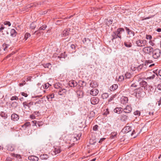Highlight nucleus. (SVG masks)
I'll use <instances>...</instances> for the list:
<instances>
[{
  "label": "nucleus",
  "mask_w": 161,
  "mask_h": 161,
  "mask_svg": "<svg viewBox=\"0 0 161 161\" xmlns=\"http://www.w3.org/2000/svg\"><path fill=\"white\" fill-rule=\"evenodd\" d=\"M112 38L111 40L113 42L114 39H116L119 38V39L115 41V44L116 45H119L120 43V41L121 38V36H119L115 33V32H113L112 33L111 35Z\"/></svg>",
  "instance_id": "obj_1"
},
{
  "label": "nucleus",
  "mask_w": 161,
  "mask_h": 161,
  "mask_svg": "<svg viewBox=\"0 0 161 161\" xmlns=\"http://www.w3.org/2000/svg\"><path fill=\"white\" fill-rule=\"evenodd\" d=\"M147 42L145 39H138L136 41V44L137 46L140 47H145L147 44Z\"/></svg>",
  "instance_id": "obj_2"
},
{
  "label": "nucleus",
  "mask_w": 161,
  "mask_h": 161,
  "mask_svg": "<svg viewBox=\"0 0 161 161\" xmlns=\"http://www.w3.org/2000/svg\"><path fill=\"white\" fill-rule=\"evenodd\" d=\"M152 54V57L154 58L158 59L161 56V51L158 49H155L153 50Z\"/></svg>",
  "instance_id": "obj_3"
},
{
  "label": "nucleus",
  "mask_w": 161,
  "mask_h": 161,
  "mask_svg": "<svg viewBox=\"0 0 161 161\" xmlns=\"http://www.w3.org/2000/svg\"><path fill=\"white\" fill-rule=\"evenodd\" d=\"M142 50L144 53L150 55L152 53L153 49L151 47H144Z\"/></svg>",
  "instance_id": "obj_4"
},
{
  "label": "nucleus",
  "mask_w": 161,
  "mask_h": 161,
  "mask_svg": "<svg viewBox=\"0 0 161 161\" xmlns=\"http://www.w3.org/2000/svg\"><path fill=\"white\" fill-rule=\"evenodd\" d=\"M23 106L25 108H26V107H27L29 109H30L31 106L34 104V103L33 102L25 101L23 103Z\"/></svg>",
  "instance_id": "obj_5"
},
{
  "label": "nucleus",
  "mask_w": 161,
  "mask_h": 161,
  "mask_svg": "<svg viewBox=\"0 0 161 161\" xmlns=\"http://www.w3.org/2000/svg\"><path fill=\"white\" fill-rule=\"evenodd\" d=\"M99 99L97 97H93L90 99L91 103L93 105L97 104L99 102Z\"/></svg>",
  "instance_id": "obj_6"
},
{
  "label": "nucleus",
  "mask_w": 161,
  "mask_h": 161,
  "mask_svg": "<svg viewBox=\"0 0 161 161\" xmlns=\"http://www.w3.org/2000/svg\"><path fill=\"white\" fill-rule=\"evenodd\" d=\"M70 29L68 28L65 29L62 33L61 36L62 37H65L69 35V34Z\"/></svg>",
  "instance_id": "obj_7"
},
{
  "label": "nucleus",
  "mask_w": 161,
  "mask_h": 161,
  "mask_svg": "<svg viewBox=\"0 0 161 161\" xmlns=\"http://www.w3.org/2000/svg\"><path fill=\"white\" fill-rule=\"evenodd\" d=\"M132 110V108L130 105H127L123 109V111L124 113H130Z\"/></svg>",
  "instance_id": "obj_8"
},
{
  "label": "nucleus",
  "mask_w": 161,
  "mask_h": 161,
  "mask_svg": "<svg viewBox=\"0 0 161 161\" xmlns=\"http://www.w3.org/2000/svg\"><path fill=\"white\" fill-rule=\"evenodd\" d=\"M125 29L127 31V34L130 35V36H134L135 35L134 32L132 30H130L129 28L127 27H125Z\"/></svg>",
  "instance_id": "obj_9"
},
{
  "label": "nucleus",
  "mask_w": 161,
  "mask_h": 161,
  "mask_svg": "<svg viewBox=\"0 0 161 161\" xmlns=\"http://www.w3.org/2000/svg\"><path fill=\"white\" fill-rule=\"evenodd\" d=\"M99 92L98 90L97 89H93L90 92L91 95L93 96H95L97 95Z\"/></svg>",
  "instance_id": "obj_10"
},
{
  "label": "nucleus",
  "mask_w": 161,
  "mask_h": 161,
  "mask_svg": "<svg viewBox=\"0 0 161 161\" xmlns=\"http://www.w3.org/2000/svg\"><path fill=\"white\" fill-rule=\"evenodd\" d=\"M77 84L76 82L74 80H70L69 82V85L71 87H75Z\"/></svg>",
  "instance_id": "obj_11"
},
{
  "label": "nucleus",
  "mask_w": 161,
  "mask_h": 161,
  "mask_svg": "<svg viewBox=\"0 0 161 161\" xmlns=\"http://www.w3.org/2000/svg\"><path fill=\"white\" fill-rule=\"evenodd\" d=\"M11 119L14 121H17L19 119V116L16 114H13L11 116Z\"/></svg>",
  "instance_id": "obj_12"
},
{
  "label": "nucleus",
  "mask_w": 161,
  "mask_h": 161,
  "mask_svg": "<svg viewBox=\"0 0 161 161\" xmlns=\"http://www.w3.org/2000/svg\"><path fill=\"white\" fill-rule=\"evenodd\" d=\"M128 99L127 97L123 96L121 98V103L123 104H125L128 103Z\"/></svg>",
  "instance_id": "obj_13"
},
{
  "label": "nucleus",
  "mask_w": 161,
  "mask_h": 161,
  "mask_svg": "<svg viewBox=\"0 0 161 161\" xmlns=\"http://www.w3.org/2000/svg\"><path fill=\"white\" fill-rule=\"evenodd\" d=\"M114 111L115 113L120 114L122 112L123 110L122 108L121 107H116L114 109Z\"/></svg>",
  "instance_id": "obj_14"
},
{
  "label": "nucleus",
  "mask_w": 161,
  "mask_h": 161,
  "mask_svg": "<svg viewBox=\"0 0 161 161\" xmlns=\"http://www.w3.org/2000/svg\"><path fill=\"white\" fill-rule=\"evenodd\" d=\"M140 84L141 86L144 87L145 89L147 88V86L149 85H148L147 82L143 80L141 81L140 83Z\"/></svg>",
  "instance_id": "obj_15"
},
{
  "label": "nucleus",
  "mask_w": 161,
  "mask_h": 161,
  "mask_svg": "<svg viewBox=\"0 0 161 161\" xmlns=\"http://www.w3.org/2000/svg\"><path fill=\"white\" fill-rule=\"evenodd\" d=\"M156 98L158 100V105L159 106L161 104V93H158V95H156Z\"/></svg>",
  "instance_id": "obj_16"
},
{
  "label": "nucleus",
  "mask_w": 161,
  "mask_h": 161,
  "mask_svg": "<svg viewBox=\"0 0 161 161\" xmlns=\"http://www.w3.org/2000/svg\"><path fill=\"white\" fill-rule=\"evenodd\" d=\"M128 119V117L127 115L124 114L121 115L120 119V120L123 122L125 121Z\"/></svg>",
  "instance_id": "obj_17"
},
{
  "label": "nucleus",
  "mask_w": 161,
  "mask_h": 161,
  "mask_svg": "<svg viewBox=\"0 0 161 161\" xmlns=\"http://www.w3.org/2000/svg\"><path fill=\"white\" fill-rule=\"evenodd\" d=\"M125 31L124 29L122 28H119L117 29V31L115 32L117 35L119 36H121L120 34L122 32H124Z\"/></svg>",
  "instance_id": "obj_18"
},
{
  "label": "nucleus",
  "mask_w": 161,
  "mask_h": 161,
  "mask_svg": "<svg viewBox=\"0 0 161 161\" xmlns=\"http://www.w3.org/2000/svg\"><path fill=\"white\" fill-rule=\"evenodd\" d=\"M67 92V90L65 89L61 88L58 92V94L60 95H63Z\"/></svg>",
  "instance_id": "obj_19"
},
{
  "label": "nucleus",
  "mask_w": 161,
  "mask_h": 161,
  "mask_svg": "<svg viewBox=\"0 0 161 161\" xmlns=\"http://www.w3.org/2000/svg\"><path fill=\"white\" fill-rule=\"evenodd\" d=\"M90 85L91 87L94 88H96L98 86L97 82L94 81H92L90 83Z\"/></svg>",
  "instance_id": "obj_20"
},
{
  "label": "nucleus",
  "mask_w": 161,
  "mask_h": 161,
  "mask_svg": "<svg viewBox=\"0 0 161 161\" xmlns=\"http://www.w3.org/2000/svg\"><path fill=\"white\" fill-rule=\"evenodd\" d=\"M49 157V156L47 154H42L40 156V158L42 160H46Z\"/></svg>",
  "instance_id": "obj_21"
},
{
  "label": "nucleus",
  "mask_w": 161,
  "mask_h": 161,
  "mask_svg": "<svg viewBox=\"0 0 161 161\" xmlns=\"http://www.w3.org/2000/svg\"><path fill=\"white\" fill-rule=\"evenodd\" d=\"M28 158L29 160L33 161H38L39 159L38 157L33 156H29Z\"/></svg>",
  "instance_id": "obj_22"
},
{
  "label": "nucleus",
  "mask_w": 161,
  "mask_h": 161,
  "mask_svg": "<svg viewBox=\"0 0 161 161\" xmlns=\"http://www.w3.org/2000/svg\"><path fill=\"white\" fill-rule=\"evenodd\" d=\"M131 130V127L129 126H126L124 128L123 130L124 132L128 133Z\"/></svg>",
  "instance_id": "obj_23"
},
{
  "label": "nucleus",
  "mask_w": 161,
  "mask_h": 161,
  "mask_svg": "<svg viewBox=\"0 0 161 161\" xmlns=\"http://www.w3.org/2000/svg\"><path fill=\"white\" fill-rule=\"evenodd\" d=\"M145 89L147 90L150 94H151L153 91V87L152 86H150L149 85H148V86H147V88H146Z\"/></svg>",
  "instance_id": "obj_24"
},
{
  "label": "nucleus",
  "mask_w": 161,
  "mask_h": 161,
  "mask_svg": "<svg viewBox=\"0 0 161 161\" xmlns=\"http://www.w3.org/2000/svg\"><path fill=\"white\" fill-rule=\"evenodd\" d=\"M9 46V45L5 43L3 44L1 48V49H3L5 51H7V48Z\"/></svg>",
  "instance_id": "obj_25"
},
{
  "label": "nucleus",
  "mask_w": 161,
  "mask_h": 161,
  "mask_svg": "<svg viewBox=\"0 0 161 161\" xmlns=\"http://www.w3.org/2000/svg\"><path fill=\"white\" fill-rule=\"evenodd\" d=\"M42 101L40 100H38L37 101L34 103V105L36 106V108L37 109L40 107V105Z\"/></svg>",
  "instance_id": "obj_26"
},
{
  "label": "nucleus",
  "mask_w": 161,
  "mask_h": 161,
  "mask_svg": "<svg viewBox=\"0 0 161 161\" xmlns=\"http://www.w3.org/2000/svg\"><path fill=\"white\" fill-rule=\"evenodd\" d=\"M17 32L14 29H12L10 31V35L12 37H15L16 36Z\"/></svg>",
  "instance_id": "obj_27"
},
{
  "label": "nucleus",
  "mask_w": 161,
  "mask_h": 161,
  "mask_svg": "<svg viewBox=\"0 0 161 161\" xmlns=\"http://www.w3.org/2000/svg\"><path fill=\"white\" fill-rule=\"evenodd\" d=\"M118 88V86L117 84H114L111 86L110 88V90L111 91H114Z\"/></svg>",
  "instance_id": "obj_28"
},
{
  "label": "nucleus",
  "mask_w": 161,
  "mask_h": 161,
  "mask_svg": "<svg viewBox=\"0 0 161 161\" xmlns=\"http://www.w3.org/2000/svg\"><path fill=\"white\" fill-rule=\"evenodd\" d=\"M67 57L66 54L65 53H61L59 56H58V58H65Z\"/></svg>",
  "instance_id": "obj_29"
},
{
  "label": "nucleus",
  "mask_w": 161,
  "mask_h": 161,
  "mask_svg": "<svg viewBox=\"0 0 161 161\" xmlns=\"http://www.w3.org/2000/svg\"><path fill=\"white\" fill-rule=\"evenodd\" d=\"M61 86L62 84L59 82L56 83L54 85V87L56 89H59L61 88Z\"/></svg>",
  "instance_id": "obj_30"
},
{
  "label": "nucleus",
  "mask_w": 161,
  "mask_h": 161,
  "mask_svg": "<svg viewBox=\"0 0 161 161\" xmlns=\"http://www.w3.org/2000/svg\"><path fill=\"white\" fill-rule=\"evenodd\" d=\"M124 45L125 47H131L132 46V44L130 42H124Z\"/></svg>",
  "instance_id": "obj_31"
},
{
  "label": "nucleus",
  "mask_w": 161,
  "mask_h": 161,
  "mask_svg": "<svg viewBox=\"0 0 161 161\" xmlns=\"http://www.w3.org/2000/svg\"><path fill=\"white\" fill-rule=\"evenodd\" d=\"M61 150L59 147H57L55 148L54 151L55 154L61 152Z\"/></svg>",
  "instance_id": "obj_32"
},
{
  "label": "nucleus",
  "mask_w": 161,
  "mask_h": 161,
  "mask_svg": "<svg viewBox=\"0 0 161 161\" xmlns=\"http://www.w3.org/2000/svg\"><path fill=\"white\" fill-rule=\"evenodd\" d=\"M90 41V40L88 38H85L83 40L82 42L84 43H87L88 42H89Z\"/></svg>",
  "instance_id": "obj_33"
},
{
  "label": "nucleus",
  "mask_w": 161,
  "mask_h": 161,
  "mask_svg": "<svg viewBox=\"0 0 161 161\" xmlns=\"http://www.w3.org/2000/svg\"><path fill=\"white\" fill-rule=\"evenodd\" d=\"M30 28L32 29H34L36 27V25L34 22H32L30 25Z\"/></svg>",
  "instance_id": "obj_34"
},
{
  "label": "nucleus",
  "mask_w": 161,
  "mask_h": 161,
  "mask_svg": "<svg viewBox=\"0 0 161 161\" xmlns=\"http://www.w3.org/2000/svg\"><path fill=\"white\" fill-rule=\"evenodd\" d=\"M43 66L45 68H50L51 67V64L50 63H47L44 64Z\"/></svg>",
  "instance_id": "obj_35"
},
{
  "label": "nucleus",
  "mask_w": 161,
  "mask_h": 161,
  "mask_svg": "<svg viewBox=\"0 0 161 161\" xmlns=\"http://www.w3.org/2000/svg\"><path fill=\"white\" fill-rule=\"evenodd\" d=\"M0 115L2 117L4 118V119L7 117V115L3 112H1L0 113Z\"/></svg>",
  "instance_id": "obj_36"
},
{
  "label": "nucleus",
  "mask_w": 161,
  "mask_h": 161,
  "mask_svg": "<svg viewBox=\"0 0 161 161\" xmlns=\"http://www.w3.org/2000/svg\"><path fill=\"white\" fill-rule=\"evenodd\" d=\"M131 76V75L130 73L127 72L125 74V77L126 78L129 79L130 78Z\"/></svg>",
  "instance_id": "obj_37"
},
{
  "label": "nucleus",
  "mask_w": 161,
  "mask_h": 161,
  "mask_svg": "<svg viewBox=\"0 0 161 161\" xmlns=\"http://www.w3.org/2000/svg\"><path fill=\"white\" fill-rule=\"evenodd\" d=\"M31 35L29 33H25V35L24 39H25V40H26L28 39V38Z\"/></svg>",
  "instance_id": "obj_38"
},
{
  "label": "nucleus",
  "mask_w": 161,
  "mask_h": 161,
  "mask_svg": "<svg viewBox=\"0 0 161 161\" xmlns=\"http://www.w3.org/2000/svg\"><path fill=\"white\" fill-rule=\"evenodd\" d=\"M102 97L103 99L107 98L108 97V93H104L102 95Z\"/></svg>",
  "instance_id": "obj_39"
},
{
  "label": "nucleus",
  "mask_w": 161,
  "mask_h": 161,
  "mask_svg": "<svg viewBox=\"0 0 161 161\" xmlns=\"http://www.w3.org/2000/svg\"><path fill=\"white\" fill-rule=\"evenodd\" d=\"M47 27V26L46 25H44L39 28V30H44L46 29Z\"/></svg>",
  "instance_id": "obj_40"
},
{
  "label": "nucleus",
  "mask_w": 161,
  "mask_h": 161,
  "mask_svg": "<svg viewBox=\"0 0 161 161\" xmlns=\"http://www.w3.org/2000/svg\"><path fill=\"white\" fill-rule=\"evenodd\" d=\"M116 96V94L113 95L108 100L109 102H111L114 98Z\"/></svg>",
  "instance_id": "obj_41"
},
{
  "label": "nucleus",
  "mask_w": 161,
  "mask_h": 161,
  "mask_svg": "<svg viewBox=\"0 0 161 161\" xmlns=\"http://www.w3.org/2000/svg\"><path fill=\"white\" fill-rule=\"evenodd\" d=\"M152 62V61L151 60H146L144 63L145 65L147 66L149 64H150Z\"/></svg>",
  "instance_id": "obj_42"
},
{
  "label": "nucleus",
  "mask_w": 161,
  "mask_h": 161,
  "mask_svg": "<svg viewBox=\"0 0 161 161\" xmlns=\"http://www.w3.org/2000/svg\"><path fill=\"white\" fill-rule=\"evenodd\" d=\"M18 103L17 102H13L11 106L14 107L16 108L18 106Z\"/></svg>",
  "instance_id": "obj_43"
},
{
  "label": "nucleus",
  "mask_w": 161,
  "mask_h": 161,
  "mask_svg": "<svg viewBox=\"0 0 161 161\" xmlns=\"http://www.w3.org/2000/svg\"><path fill=\"white\" fill-rule=\"evenodd\" d=\"M98 126L97 125H95L93 127V130L95 131H97L98 130Z\"/></svg>",
  "instance_id": "obj_44"
},
{
  "label": "nucleus",
  "mask_w": 161,
  "mask_h": 161,
  "mask_svg": "<svg viewBox=\"0 0 161 161\" xmlns=\"http://www.w3.org/2000/svg\"><path fill=\"white\" fill-rule=\"evenodd\" d=\"M134 114L135 115L139 116L140 115V112L138 110H136L134 112Z\"/></svg>",
  "instance_id": "obj_45"
},
{
  "label": "nucleus",
  "mask_w": 161,
  "mask_h": 161,
  "mask_svg": "<svg viewBox=\"0 0 161 161\" xmlns=\"http://www.w3.org/2000/svg\"><path fill=\"white\" fill-rule=\"evenodd\" d=\"M50 86H51V85H50L48 83H47L44 84L43 87L44 88L47 89Z\"/></svg>",
  "instance_id": "obj_46"
},
{
  "label": "nucleus",
  "mask_w": 161,
  "mask_h": 161,
  "mask_svg": "<svg viewBox=\"0 0 161 161\" xmlns=\"http://www.w3.org/2000/svg\"><path fill=\"white\" fill-rule=\"evenodd\" d=\"M31 124L30 122H27L26 123H25L24 125H23L22 126V127H25V128H26L27 127L29 126Z\"/></svg>",
  "instance_id": "obj_47"
},
{
  "label": "nucleus",
  "mask_w": 161,
  "mask_h": 161,
  "mask_svg": "<svg viewBox=\"0 0 161 161\" xmlns=\"http://www.w3.org/2000/svg\"><path fill=\"white\" fill-rule=\"evenodd\" d=\"M47 97L48 99H49L50 98H51V99H52L54 98V95L53 94H50L47 96Z\"/></svg>",
  "instance_id": "obj_48"
},
{
  "label": "nucleus",
  "mask_w": 161,
  "mask_h": 161,
  "mask_svg": "<svg viewBox=\"0 0 161 161\" xmlns=\"http://www.w3.org/2000/svg\"><path fill=\"white\" fill-rule=\"evenodd\" d=\"M5 28V27L3 25H0V31L1 32H3V30Z\"/></svg>",
  "instance_id": "obj_49"
},
{
  "label": "nucleus",
  "mask_w": 161,
  "mask_h": 161,
  "mask_svg": "<svg viewBox=\"0 0 161 161\" xmlns=\"http://www.w3.org/2000/svg\"><path fill=\"white\" fill-rule=\"evenodd\" d=\"M117 134L116 133H114L112 134L111 135L110 137L111 139H114L116 136Z\"/></svg>",
  "instance_id": "obj_50"
},
{
  "label": "nucleus",
  "mask_w": 161,
  "mask_h": 161,
  "mask_svg": "<svg viewBox=\"0 0 161 161\" xmlns=\"http://www.w3.org/2000/svg\"><path fill=\"white\" fill-rule=\"evenodd\" d=\"M3 24L4 25H7L9 26H10L11 25L10 22L9 21H6L4 22Z\"/></svg>",
  "instance_id": "obj_51"
},
{
  "label": "nucleus",
  "mask_w": 161,
  "mask_h": 161,
  "mask_svg": "<svg viewBox=\"0 0 161 161\" xmlns=\"http://www.w3.org/2000/svg\"><path fill=\"white\" fill-rule=\"evenodd\" d=\"M18 99V97L16 96H13L11 97L10 99L11 100H17Z\"/></svg>",
  "instance_id": "obj_52"
},
{
  "label": "nucleus",
  "mask_w": 161,
  "mask_h": 161,
  "mask_svg": "<svg viewBox=\"0 0 161 161\" xmlns=\"http://www.w3.org/2000/svg\"><path fill=\"white\" fill-rule=\"evenodd\" d=\"M25 80H22V82L21 83H20L19 84V86H22L25 84Z\"/></svg>",
  "instance_id": "obj_53"
},
{
  "label": "nucleus",
  "mask_w": 161,
  "mask_h": 161,
  "mask_svg": "<svg viewBox=\"0 0 161 161\" xmlns=\"http://www.w3.org/2000/svg\"><path fill=\"white\" fill-rule=\"evenodd\" d=\"M152 38V36L151 35H147L146 36V39H147L150 40Z\"/></svg>",
  "instance_id": "obj_54"
},
{
  "label": "nucleus",
  "mask_w": 161,
  "mask_h": 161,
  "mask_svg": "<svg viewBox=\"0 0 161 161\" xmlns=\"http://www.w3.org/2000/svg\"><path fill=\"white\" fill-rule=\"evenodd\" d=\"M43 122L42 121H38L37 122V125L39 127L43 125Z\"/></svg>",
  "instance_id": "obj_55"
},
{
  "label": "nucleus",
  "mask_w": 161,
  "mask_h": 161,
  "mask_svg": "<svg viewBox=\"0 0 161 161\" xmlns=\"http://www.w3.org/2000/svg\"><path fill=\"white\" fill-rule=\"evenodd\" d=\"M8 150L11 151H12L14 150V148L13 147H12V146L9 147L8 148Z\"/></svg>",
  "instance_id": "obj_56"
},
{
  "label": "nucleus",
  "mask_w": 161,
  "mask_h": 161,
  "mask_svg": "<svg viewBox=\"0 0 161 161\" xmlns=\"http://www.w3.org/2000/svg\"><path fill=\"white\" fill-rule=\"evenodd\" d=\"M36 123H37V122H36V120H34L31 122V123H32V126H34L35 125H36Z\"/></svg>",
  "instance_id": "obj_57"
},
{
  "label": "nucleus",
  "mask_w": 161,
  "mask_h": 161,
  "mask_svg": "<svg viewBox=\"0 0 161 161\" xmlns=\"http://www.w3.org/2000/svg\"><path fill=\"white\" fill-rule=\"evenodd\" d=\"M157 88L158 90L161 91V83L157 85Z\"/></svg>",
  "instance_id": "obj_58"
},
{
  "label": "nucleus",
  "mask_w": 161,
  "mask_h": 161,
  "mask_svg": "<svg viewBox=\"0 0 161 161\" xmlns=\"http://www.w3.org/2000/svg\"><path fill=\"white\" fill-rule=\"evenodd\" d=\"M105 138H103L100 139V140L99 141V143H101L102 142L104 141L105 139Z\"/></svg>",
  "instance_id": "obj_59"
},
{
  "label": "nucleus",
  "mask_w": 161,
  "mask_h": 161,
  "mask_svg": "<svg viewBox=\"0 0 161 161\" xmlns=\"http://www.w3.org/2000/svg\"><path fill=\"white\" fill-rule=\"evenodd\" d=\"M70 48H71L72 49L75 50V46L74 45L72 44L70 46Z\"/></svg>",
  "instance_id": "obj_60"
},
{
  "label": "nucleus",
  "mask_w": 161,
  "mask_h": 161,
  "mask_svg": "<svg viewBox=\"0 0 161 161\" xmlns=\"http://www.w3.org/2000/svg\"><path fill=\"white\" fill-rule=\"evenodd\" d=\"M77 94L78 97H80L81 95H82L83 93L81 92H78L77 93Z\"/></svg>",
  "instance_id": "obj_61"
},
{
  "label": "nucleus",
  "mask_w": 161,
  "mask_h": 161,
  "mask_svg": "<svg viewBox=\"0 0 161 161\" xmlns=\"http://www.w3.org/2000/svg\"><path fill=\"white\" fill-rule=\"evenodd\" d=\"M21 95L23 96H24V97H27L28 96V94L25 92H22L21 93Z\"/></svg>",
  "instance_id": "obj_62"
},
{
  "label": "nucleus",
  "mask_w": 161,
  "mask_h": 161,
  "mask_svg": "<svg viewBox=\"0 0 161 161\" xmlns=\"http://www.w3.org/2000/svg\"><path fill=\"white\" fill-rule=\"evenodd\" d=\"M154 15H151V16H149L148 17H147L146 18H145L144 19H149L150 18H153V17L154 16Z\"/></svg>",
  "instance_id": "obj_63"
},
{
  "label": "nucleus",
  "mask_w": 161,
  "mask_h": 161,
  "mask_svg": "<svg viewBox=\"0 0 161 161\" xmlns=\"http://www.w3.org/2000/svg\"><path fill=\"white\" fill-rule=\"evenodd\" d=\"M109 114V111L108 109H106V111L104 112V114L106 115H107Z\"/></svg>",
  "instance_id": "obj_64"
}]
</instances>
